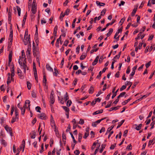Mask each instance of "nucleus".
<instances>
[{"mask_svg":"<svg viewBox=\"0 0 155 155\" xmlns=\"http://www.w3.org/2000/svg\"><path fill=\"white\" fill-rule=\"evenodd\" d=\"M22 61H21V60H19L18 61V63L22 67L21 68L24 69L23 71L24 73H25L26 69L27 68V65L25 64L26 61H24L23 63H22Z\"/></svg>","mask_w":155,"mask_h":155,"instance_id":"f257e3e1","label":"nucleus"},{"mask_svg":"<svg viewBox=\"0 0 155 155\" xmlns=\"http://www.w3.org/2000/svg\"><path fill=\"white\" fill-rule=\"evenodd\" d=\"M33 52L35 57L40 55L39 49L34 46L33 45Z\"/></svg>","mask_w":155,"mask_h":155,"instance_id":"f03ea898","label":"nucleus"},{"mask_svg":"<svg viewBox=\"0 0 155 155\" xmlns=\"http://www.w3.org/2000/svg\"><path fill=\"white\" fill-rule=\"evenodd\" d=\"M13 34H9V37L8 38V48H10L13 41Z\"/></svg>","mask_w":155,"mask_h":155,"instance_id":"7ed1b4c3","label":"nucleus"},{"mask_svg":"<svg viewBox=\"0 0 155 155\" xmlns=\"http://www.w3.org/2000/svg\"><path fill=\"white\" fill-rule=\"evenodd\" d=\"M4 128L7 132L9 133L10 135L12 137V136L13 133L11 127L8 126V125H6L5 126Z\"/></svg>","mask_w":155,"mask_h":155,"instance_id":"20e7f679","label":"nucleus"},{"mask_svg":"<svg viewBox=\"0 0 155 155\" xmlns=\"http://www.w3.org/2000/svg\"><path fill=\"white\" fill-rule=\"evenodd\" d=\"M51 125L53 129H55V131H56V130H57V129H56L55 124L52 115H51Z\"/></svg>","mask_w":155,"mask_h":155,"instance_id":"39448f33","label":"nucleus"},{"mask_svg":"<svg viewBox=\"0 0 155 155\" xmlns=\"http://www.w3.org/2000/svg\"><path fill=\"white\" fill-rule=\"evenodd\" d=\"M23 42L25 45H27L28 43L30 42V38L29 37H24Z\"/></svg>","mask_w":155,"mask_h":155,"instance_id":"423d86ee","label":"nucleus"},{"mask_svg":"<svg viewBox=\"0 0 155 155\" xmlns=\"http://www.w3.org/2000/svg\"><path fill=\"white\" fill-rule=\"evenodd\" d=\"M25 53L24 52V50H22L21 51V56H20V59L19 60H21V61H25Z\"/></svg>","mask_w":155,"mask_h":155,"instance_id":"0eeeda50","label":"nucleus"},{"mask_svg":"<svg viewBox=\"0 0 155 155\" xmlns=\"http://www.w3.org/2000/svg\"><path fill=\"white\" fill-rule=\"evenodd\" d=\"M38 115L39 117L41 119L46 120L47 118V117L44 113H42L40 114H39Z\"/></svg>","mask_w":155,"mask_h":155,"instance_id":"6e6552de","label":"nucleus"},{"mask_svg":"<svg viewBox=\"0 0 155 155\" xmlns=\"http://www.w3.org/2000/svg\"><path fill=\"white\" fill-rule=\"evenodd\" d=\"M37 5H32L31 11L33 14H35L37 11Z\"/></svg>","mask_w":155,"mask_h":155,"instance_id":"1a4fd4ad","label":"nucleus"},{"mask_svg":"<svg viewBox=\"0 0 155 155\" xmlns=\"http://www.w3.org/2000/svg\"><path fill=\"white\" fill-rule=\"evenodd\" d=\"M33 70L35 78L36 81H37V82H38V78L37 74L36 68L33 69Z\"/></svg>","mask_w":155,"mask_h":155,"instance_id":"9d476101","label":"nucleus"},{"mask_svg":"<svg viewBox=\"0 0 155 155\" xmlns=\"http://www.w3.org/2000/svg\"><path fill=\"white\" fill-rule=\"evenodd\" d=\"M11 19L12 18L8 19V23L10 24V34H13V31L12 28V25L11 23Z\"/></svg>","mask_w":155,"mask_h":155,"instance_id":"9b49d317","label":"nucleus"},{"mask_svg":"<svg viewBox=\"0 0 155 155\" xmlns=\"http://www.w3.org/2000/svg\"><path fill=\"white\" fill-rule=\"evenodd\" d=\"M50 103L51 104H53L55 101V99L53 96V94L51 93L50 94Z\"/></svg>","mask_w":155,"mask_h":155,"instance_id":"f8f14e48","label":"nucleus"},{"mask_svg":"<svg viewBox=\"0 0 155 155\" xmlns=\"http://www.w3.org/2000/svg\"><path fill=\"white\" fill-rule=\"evenodd\" d=\"M14 81V78H12L11 76H8L7 80V85H9V84L11 83L12 81Z\"/></svg>","mask_w":155,"mask_h":155,"instance_id":"ddd939ff","label":"nucleus"},{"mask_svg":"<svg viewBox=\"0 0 155 155\" xmlns=\"http://www.w3.org/2000/svg\"><path fill=\"white\" fill-rule=\"evenodd\" d=\"M27 107V105H24L22 107V108L21 110V114L24 115L25 113L26 108Z\"/></svg>","mask_w":155,"mask_h":155,"instance_id":"4468645a","label":"nucleus"},{"mask_svg":"<svg viewBox=\"0 0 155 155\" xmlns=\"http://www.w3.org/2000/svg\"><path fill=\"white\" fill-rule=\"evenodd\" d=\"M31 47L30 46H28L26 51V55H29L31 54Z\"/></svg>","mask_w":155,"mask_h":155,"instance_id":"2eb2a0df","label":"nucleus"},{"mask_svg":"<svg viewBox=\"0 0 155 155\" xmlns=\"http://www.w3.org/2000/svg\"><path fill=\"white\" fill-rule=\"evenodd\" d=\"M12 52H10L8 55V64H10L12 60Z\"/></svg>","mask_w":155,"mask_h":155,"instance_id":"dca6fc26","label":"nucleus"},{"mask_svg":"<svg viewBox=\"0 0 155 155\" xmlns=\"http://www.w3.org/2000/svg\"><path fill=\"white\" fill-rule=\"evenodd\" d=\"M31 135V138L34 139L35 138L36 135V132L35 131H32L30 133Z\"/></svg>","mask_w":155,"mask_h":155,"instance_id":"f3484780","label":"nucleus"},{"mask_svg":"<svg viewBox=\"0 0 155 155\" xmlns=\"http://www.w3.org/2000/svg\"><path fill=\"white\" fill-rule=\"evenodd\" d=\"M61 35H60L59 37V38H58L57 39V40L56 41V43H55V46H56L58 48L59 47V41H61Z\"/></svg>","mask_w":155,"mask_h":155,"instance_id":"a211bd4d","label":"nucleus"},{"mask_svg":"<svg viewBox=\"0 0 155 155\" xmlns=\"http://www.w3.org/2000/svg\"><path fill=\"white\" fill-rule=\"evenodd\" d=\"M46 68L50 72L53 71V69L51 68V67L50 66V65L48 64H47L46 65Z\"/></svg>","mask_w":155,"mask_h":155,"instance_id":"6ab92c4d","label":"nucleus"},{"mask_svg":"<svg viewBox=\"0 0 155 155\" xmlns=\"http://www.w3.org/2000/svg\"><path fill=\"white\" fill-rule=\"evenodd\" d=\"M58 28V27L57 25H55V26L53 32V35L55 36H56L57 35V30Z\"/></svg>","mask_w":155,"mask_h":155,"instance_id":"aec40b11","label":"nucleus"},{"mask_svg":"<svg viewBox=\"0 0 155 155\" xmlns=\"http://www.w3.org/2000/svg\"><path fill=\"white\" fill-rule=\"evenodd\" d=\"M25 141L24 140H23L22 142V143L21 145V146H20L21 149H22V148H23V151L24 150V149L25 146Z\"/></svg>","mask_w":155,"mask_h":155,"instance_id":"412c9836","label":"nucleus"},{"mask_svg":"<svg viewBox=\"0 0 155 155\" xmlns=\"http://www.w3.org/2000/svg\"><path fill=\"white\" fill-rule=\"evenodd\" d=\"M100 123V121L98 120L95 122H93L92 123V126L93 127H96L97 124Z\"/></svg>","mask_w":155,"mask_h":155,"instance_id":"4be33fe9","label":"nucleus"},{"mask_svg":"<svg viewBox=\"0 0 155 155\" xmlns=\"http://www.w3.org/2000/svg\"><path fill=\"white\" fill-rule=\"evenodd\" d=\"M103 112V110H99L97 111H96L95 112H94L93 114V115H96L100 114H101Z\"/></svg>","mask_w":155,"mask_h":155,"instance_id":"5701e85b","label":"nucleus"},{"mask_svg":"<svg viewBox=\"0 0 155 155\" xmlns=\"http://www.w3.org/2000/svg\"><path fill=\"white\" fill-rule=\"evenodd\" d=\"M18 119V117H13L11 121V123H13L14 122L17 121Z\"/></svg>","mask_w":155,"mask_h":155,"instance_id":"b1692460","label":"nucleus"},{"mask_svg":"<svg viewBox=\"0 0 155 155\" xmlns=\"http://www.w3.org/2000/svg\"><path fill=\"white\" fill-rule=\"evenodd\" d=\"M99 57L98 56H97L96 58L95 59L94 61L92 63V65H95L97 63Z\"/></svg>","mask_w":155,"mask_h":155,"instance_id":"393cba45","label":"nucleus"},{"mask_svg":"<svg viewBox=\"0 0 155 155\" xmlns=\"http://www.w3.org/2000/svg\"><path fill=\"white\" fill-rule=\"evenodd\" d=\"M113 31V28H110L109 30V31L107 34V37H109L110 36L111 34L112 33Z\"/></svg>","mask_w":155,"mask_h":155,"instance_id":"a878e982","label":"nucleus"},{"mask_svg":"<svg viewBox=\"0 0 155 155\" xmlns=\"http://www.w3.org/2000/svg\"><path fill=\"white\" fill-rule=\"evenodd\" d=\"M135 125L136 126L135 129L137 130H139L140 129L142 124H140L138 126H137V124H135Z\"/></svg>","mask_w":155,"mask_h":155,"instance_id":"bb28decb","label":"nucleus"},{"mask_svg":"<svg viewBox=\"0 0 155 155\" xmlns=\"http://www.w3.org/2000/svg\"><path fill=\"white\" fill-rule=\"evenodd\" d=\"M26 13L25 15L24 16L23 19V23L22 24V26H23L24 25H25V21L26 20V19L27 18V15H26Z\"/></svg>","mask_w":155,"mask_h":155,"instance_id":"cd10ccee","label":"nucleus"},{"mask_svg":"<svg viewBox=\"0 0 155 155\" xmlns=\"http://www.w3.org/2000/svg\"><path fill=\"white\" fill-rule=\"evenodd\" d=\"M120 107L119 106H117L116 107H112L110 108V110H109V111H111L113 110H117L119 109V107Z\"/></svg>","mask_w":155,"mask_h":155,"instance_id":"c85d7f7f","label":"nucleus"},{"mask_svg":"<svg viewBox=\"0 0 155 155\" xmlns=\"http://www.w3.org/2000/svg\"><path fill=\"white\" fill-rule=\"evenodd\" d=\"M125 121L124 120H122L120 122L118 123V125H117V128H119L121 125L123 124Z\"/></svg>","mask_w":155,"mask_h":155,"instance_id":"c756f323","label":"nucleus"},{"mask_svg":"<svg viewBox=\"0 0 155 155\" xmlns=\"http://www.w3.org/2000/svg\"><path fill=\"white\" fill-rule=\"evenodd\" d=\"M96 3L97 5L99 6H103L105 5V4L104 3H101L98 1H96Z\"/></svg>","mask_w":155,"mask_h":155,"instance_id":"7c9ffc66","label":"nucleus"},{"mask_svg":"<svg viewBox=\"0 0 155 155\" xmlns=\"http://www.w3.org/2000/svg\"><path fill=\"white\" fill-rule=\"evenodd\" d=\"M27 87L28 90H30L31 88V85L29 81H28L27 82Z\"/></svg>","mask_w":155,"mask_h":155,"instance_id":"2f4dec72","label":"nucleus"},{"mask_svg":"<svg viewBox=\"0 0 155 155\" xmlns=\"http://www.w3.org/2000/svg\"><path fill=\"white\" fill-rule=\"evenodd\" d=\"M94 88L92 86H91L89 89V93L90 94H92L94 91Z\"/></svg>","mask_w":155,"mask_h":155,"instance_id":"473e14b6","label":"nucleus"},{"mask_svg":"<svg viewBox=\"0 0 155 155\" xmlns=\"http://www.w3.org/2000/svg\"><path fill=\"white\" fill-rule=\"evenodd\" d=\"M131 98H130L126 100H125L124 101H123L122 102V104L123 105H124L126 104L129 101H130V100H131Z\"/></svg>","mask_w":155,"mask_h":155,"instance_id":"72a5a7b5","label":"nucleus"},{"mask_svg":"<svg viewBox=\"0 0 155 155\" xmlns=\"http://www.w3.org/2000/svg\"><path fill=\"white\" fill-rule=\"evenodd\" d=\"M115 20L114 19H112V21L111 22L108 23L106 25V27H108L109 25H113L115 22Z\"/></svg>","mask_w":155,"mask_h":155,"instance_id":"f704fd0d","label":"nucleus"},{"mask_svg":"<svg viewBox=\"0 0 155 155\" xmlns=\"http://www.w3.org/2000/svg\"><path fill=\"white\" fill-rule=\"evenodd\" d=\"M17 9L18 11V15L20 16L21 14V8H20L18 6H16Z\"/></svg>","mask_w":155,"mask_h":155,"instance_id":"c9c22d12","label":"nucleus"},{"mask_svg":"<svg viewBox=\"0 0 155 155\" xmlns=\"http://www.w3.org/2000/svg\"><path fill=\"white\" fill-rule=\"evenodd\" d=\"M63 109L66 112H69V108H68V107H66V106H63L62 107Z\"/></svg>","mask_w":155,"mask_h":155,"instance_id":"e433bc0d","label":"nucleus"},{"mask_svg":"<svg viewBox=\"0 0 155 155\" xmlns=\"http://www.w3.org/2000/svg\"><path fill=\"white\" fill-rule=\"evenodd\" d=\"M1 143L2 144V145H3L5 147H6L7 145V142L5 140H4L3 139H2V140Z\"/></svg>","mask_w":155,"mask_h":155,"instance_id":"4c0bfd02","label":"nucleus"},{"mask_svg":"<svg viewBox=\"0 0 155 155\" xmlns=\"http://www.w3.org/2000/svg\"><path fill=\"white\" fill-rule=\"evenodd\" d=\"M69 99V97L68 94L67 92L66 93V94L64 95V100L65 101H66Z\"/></svg>","mask_w":155,"mask_h":155,"instance_id":"58836bf2","label":"nucleus"},{"mask_svg":"<svg viewBox=\"0 0 155 155\" xmlns=\"http://www.w3.org/2000/svg\"><path fill=\"white\" fill-rule=\"evenodd\" d=\"M15 117H19L18 111L17 107H16V109H15Z\"/></svg>","mask_w":155,"mask_h":155,"instance_id":"ea45409f","label":"nucleus"},{"mask_svg":"<svg viewBox=\"0 0 155 155\" xmlns=\"http://www.w3.org/2000/svg\"><path fill=\"white\" fill-rule=\"evenodd\" d=\"M54 72L53 73V74L56 76H57L58 74V72L56 68H54Z\"/></svg>","mask_w":155,"mask_h":155,"instance_id":"a19ab883","label":"nucleus"},{"mask_svg":"<svg viewBox=\"0 0 155 155\" xmlns=\"http://www.w3.org/2000/svg\"><path fill=\"white\" fill-rule=\"evenodd\" d=\"M12 10H11L10 9L9 10L8 13V19L12 18Z\"/></svg>","mask_w":155,"mask_h":155,"instance_id":"79ce46f5","label":"nucleus"},{"mask_svg":"<svg viewBox=\"0 0 155 155\" xmlns=\"http://www.w3.org/2000/svg\"><path fill=\"white\" fill-rule=\"evenodd\" d=\"M65 15L64 14H63V12H62L60 16V18L61 20V21L63 20V18L64 16Z\"/></svg>","mask_w":155,"mask_h":155,"instance_id":"37998d69","label":"nucleus"},{"mask_svg":"<svg viewBox=\"0 0 155 155\" xmlns=\"http://www.w3.org/2000/svg\"><path fill=\"white\" fill-rule=\"evenodd\" d=\"M70 12V10L68 8H67L65 11L64 14L65 15H69Z\"/></svg>","mask_w":155,"mask_h":155,"instance_id":"c03bdc74","label":"nucleus"},{"mask_svg":"<svg viewBox=\"0 0 155 155\" xmlns=\"http://www.w3.org/2000/svg\"><path fill=\"white\" fill-rule=\"evenodd\" d=\"M105 146V145L104 144H102L101 145V147H102V148L100 150V153H102V151L104 150V149Z\"/></svg>","mask_w":155,"mask_h":155,"instance_id":"a18cd8bd","label":"nucleus"},{"mask_svg":"<svg viewBox=\"0 0 155 155\" xmlns=\"http://www.w3.org/2000/svg\"><path fill=\"white\" fill-rule=\"evenodd\" d=\"M30 101L29 100H26L25 101V104L24 105H26V104H28V107H29V106H30Z\"/></svg>","mask_w":155,"mask_h":155,"instance_id":"49530a36","label":"nucleus"},{"mask_svg":"<svg viewBox=\"0 0 155 155\" xmlns=\"http://www.w3.org/2000/svg\"><path fill=\"white\" fill-rule=\"evenodd\" d=\"M72 103V102L71 100H68L67 102V105L68 107H69L71 106Z\"/></svg>","mask_w":155,"mask_h":155,"instance_id":"de8ad7c7","label":"nucleus"},{"mask_svg":"<svg viewBox=\"0 0 155 155\" xmlns=\"http://www.w3.org/2000/svg\"><path fill=\"white\" fill-rule=\"evenodd\" d=\"M82 138V135L81 134L79 133L78 134V141L81 142Z\"/></svg>","mask_w":155,"mask_h":155,"instance_id":"09e8293b","label":"nucleus"},{"mask_svg":"<svg viewBox=\"0 0 155 155\" xmlns=\"http://www.w3.org/2000/svg\"><path fill=\"white\" fill-rule=\"evenodd\" d=\"M44 151V144L42 143L41 145V150H40V153H42Z\"/></svg>","mask_w":155,"mask_h":155,"instance_id":"8fccbe9b","label":"nucleus"},{"mask_svg":"<svg viewBox=\"0 0 155 155\" xmlns=\"http://www.w3.org/2000/svg\"><path fill=\"white\" fill-rule=\"evenodd\" d=\"M114 125H112L111 127H109L107 129V132H110L111 130L113 128Z\"/></svg>","mask_w":155,"mask_h":155,"instance_id":"3c124183","label":"nucleus"},{"mask_svg":"<svg viewBox=\"0 0 155 155\" xmlns=\"http://www.w3.org/2000/svg\"><path fill=\"white\" fill-rule=\"evenodd\" d=\"M118 90L119 89H118L115 92H114V93H113L114 94L112 97V99H113L116 96L117 93L118 91Z\"/></svg>","mask_w":155,"mask_h":155,"instance_id":"603ef678","label":"nucleus"},{"mask_svg":"<svg viewBox=\"0 0 155 155\" xmlns=\"http://www.w3.org/2000/svg\"><path fill=\"white\" fill-rule=\"evenodd\" d=\"M70 134L72 138L73 139L74 142L75 144H76L77 143V141L76 140H75L74 137L72 134L71 133H70Z\"/></svg>","mask_w":155,"mask_h":155,"instance_id":"864d4df0","label":"nucleus"},{"mask_svg":"<svg viewBox=\"0 0 155 155\" xmlns=\"http://www.w3.org/2000/svg\"><path fill=\"white\" fill-rule=\"evenodd\" d=\"M18 76L21 79H23L24 78V76L22 75L21 74V73H20V74H18Z\"/></svg>","mask_w":155,"mask_h":155,"instance_id":"5fc2aeb1","label":"nucleus"},{"mask_svg":"<svg viewBox=\"0 0 155 155\" xmlns=\"http://www.w3.org/2000/svg\"><path fill=\"white\" fill-rule=\"evenodd\" d=\"M112 103V101H109L108 102L107 105L105 107L106 108L109 107L110 106Z\"/></svg>","mask_w":155,"mask_h":155,"instance_id":"6e6d98bb","label":"nucleus"},{"mask_svg":"<svg viewBox=\"0 0 155 155\" xmlns=\"http://www.w3.org/2000/svg\"><path fill=\"white\" fill-rule=\"evenodd\" d=\"M155 124V121H153L151 122L150 124V125L151 126L150 129H153L154 127V125Z\"/></svg>","mask_w":155,"mask_h":155,"instance_id":"4d7b16f0","label":"nucleus"},{"mask_svg":"<svg viewBox=\"0 0 155 155\" xmlns=\"http://www.w3.org/2000/svg\"><path fill=\"white\" fill-rule=\"evenodd\" d=\"M137 11V8H134L132 11V12L131 13V15L132 16H134L135 15L136 12Z\"/></svg>","mask_w":155,"mask_h":155,"instance_id":"13d9d810","label":"nucleus"},{"mask_svg":"<svg viewBox=\"0 0 155 155\" xmlns=\"http://www.w3.org/2000/svg\"><path fill=\"white\" fill-rule=\"evenodd\" d=\"M91 138H93L95 137V134L93 131H92L91 132Z\"/></svg>","mask_w":155,"mask_h":155,"instance_id":"bf43d9fd","label":"nucleus"},{"mask_svg":"<svg viewBox=\"0 0 155 155\" xmlns=\"http://www.w3.org/2000/svg\"><path fill=\"white\" fill-rule=\"evenodd\" d=\"M73 124H78V122H77L75 119H74L72 121Z\"/></svg>","mask_w":155,"mask_h":155,"instance_id":"052dcab7","label":"nucleus"},{"mask_svg":"<svg viewBox=\"0 0 155 155\" xmlns=\"http://www.w3.org/2000/svg\"><path fill=\"white\" fill-rule=\"evenodd\" d=\"M31 96L32 97L34 98H35L36 97V94L34 91H32Z\"/></svg>","mask_w":155,"mask_h":155,"instance_id":"680f3d73","label":"nucleus"},{"mask_svg":"<svg viewBox=\"0 0 155 155\" xmlns=\"http://www.w3.org/2000/svg\"><path fill=\"white\" fill-rule=\"evenodd\" d=\"M0 89L2 91H4L5 90V87L4 85H2L0 87Z\"/></svg>","mask_w":155,"mask_h":155,"instance_id":"e2e57ef3","label":"nucleus"},{"mask_svg":"<svg viewBox=\"0 0 155 155\" xmlns=\"http://www.w3.org/2000/svg\"><path fill=\"white\" fill-rule=\"evenodd\" d=\"M35 109L37 112H41L40 110L41 109V108H40V107L37 106L36 107Z\"/></svg>","mask_w":155,"mask_h":155,"instance_id":"0e129e2a","label":"nucleus"},{"mask_svg":"<svg viewBox=\"0 0 155 155\" xmlns=\"http://www.w3.org/2000/svg\"><path fill=\"white\" fill-rule=\"evenodd\" d=\"M77 78H75L73 83V85L75 86L77 84Z\"/></svg>","mask_w":155,"mask_h":155,"instance_id":"69168bd1","label":"nucleus"},{"mask_svg":"<svg viewBox=\"0 0 155 155\" xmlns=\"http://www.w3.org/2000/svg\"><path fill=\"white\" fill-rule=\"evenodd\" d=\"M106 12V9H104L101 12V15H104L105 14Z\"/></svg>","mask_w":155,"mask_h":155,"instance_id":"338daca9","label":"nucleus"},{"mask_svg":"<svg viewBox=\"0 0 155 155\" xmlns=\"http://www.w3.org/2000/svg\"><path fill=\"white\" fill-rule=\"evenodd\" d=\"M43 83H47V79L46 78V77L45 75L43 76Z\"/></svg>","mask_w":155,"mask_h":155,"instance_id":"774afa93","label":"nucleus"}]
</instances>
